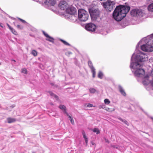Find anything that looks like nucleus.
Returning <instances> with one entry per match:
<instances>
[{"label": "nucleus", "instance_id": "8", "mask_svg": "<svg viewBox=\"0 0 153 153\" xmlns=\"http://www.w3.org/2000/svg\"><path fill=\"white\" fill-rule=\"evenodd\" d=\"M131 14L133 16H142L143 12L141 9H134L132 10L130 12Z\"/></svg>", "mask_w": 153, "mask_h": 153}, {"label": "nucleus", "instance_id": "50", "mask_svg": "<svg viewBox=\"0 0 153 153\" xmlns=\"http://www.w3.org/2000/svg\"><path fill=\"white\" fill-rule=\"evenodd\" d=\"M0 10H1V8H0Z\"/></svg>", "mask_w": 153, "mask_h": 153}, {"label": "nucleus", "instance_id": "27", "mask_svg": "<svg viewBox=\"0 0 153 153\" xmlns=\"http://www.w3.org/2000/svg\"><path fill=\"white\" fill-rule=\"evenodd\" d=\"M98 107L99 108H103L105 109V105L104 104H102V105H99Z\"/></svg>", "mask_w": 153, "mask_h": 153}, {"label": "nucleus", "instance_id": "4", "mask_svg": "<svg viewBox=\"0 0 153 153\" xmlns=\"http://www.w3.org/2000/svg\"><path fill=\"white\" fill-rule=\"evenodd\" d=\"M89 15L88 12L83 9H79L78 11V18L81 22H85L88 20Z\"/></svg>", "mask_w": 153, "mask_h": 153}, {"label": "nucleus", "instance_id": "1", "mask_svg": "<svg viewBox=\"0 0 153 153\" xmlns=\"http://www.w3.org/2000/svg\"><path fill=\"white\" fill-rule=\"evenodd\" d=\"M134 54V53L131 58L130 68L136 77H143L145 74V71L140 68L141 65L139 62L148 60V56L144 53L140 52L133 58Z\"/></svg>", "mask_w": 153, "mask_h": 153}, {"label": "nucleus", "instance_id": "31", "mask_svg": "<svg viewBox=\"0 0 153 153\" xmlns=\"http://www.w3.org/2000/svg\"><path fill=\"white\" fill-rule=\"evenodd\" d=\"M42 33L44 36L47 38L49 36V35L46 33L44 31H42Z\"/></svg>", "mask_w": 153, "mask_h": 153}, {"label": "nucleus", "instance_id": "41", "mask_svg": "<svg viewBox=\"0 0 153 153\" xmlns=\"http://www.w3.org/2000/svg\"><path fill=\"white\" fill-rule=\"evenodd\" d=\"M9 29L10 30H12V29H13V28H12L11 26H10V27H9Z\"/></svg>", "mask_w": 153, "mask_h": 153}, {"label": "nucleus", "instance_id": "3", "mask_svg": "<svg viewBox=\"0 0 153 153\" xmlns=\"http://www.w3.org/2000/svg\"><path fill=\"white\" fill-rule=\"evenodd\" d=\"M153 33L148 36L146 38L142 39L138 43L136 46V50H137L142 41H144L146 44H143L141 47V49L143 51L147 52H152L153 51Z\"/></svg>", "mask_w": 153, "mask_h": 153}, {"label": "nucleus", "instance_id": "46", "mask_svg": "<svg viewBox=\"0 0 153 153\" xmlns=\"http://www.w3.org/2000/svg\"><path fill=\"white\" fill-rule=\"evenodd\" d=\"M9 17H10V18H12V17H11V16H9Z\"/></svg>", "mask_w": 153, "mask_h": 153}, {"label": "nucleus", "instance_id": "23", "mask_svg": "<svg viewBox=\"0 0 153 153\" xmlns=\"http://www.w3.org/2000/svg\"><path fill=\"white\" fill-rule=\"evenodd\" d=\"M31 54L35 56H37V53L35 50H33L32 51Z\"/></svg>", "mask_w": 153, "mask_h": 153}, {"label": "nucleus", "instance_id": "45", "mask_svg": "<svg viewBox=\"0 0 153 153\" xmlns=\"http://www.w3.org/2000/svg\"><path fill=\"white\" fill-rule=\"evenodd\" d=\"M13 23L14 24V25L15 26H16V25H15V22H14Z\"/></svg>", "mask_w": 153, "mask_h": 153}, {"label": "nucleus", "instance_id": "7", "mask_svg": "<svg viewBox=\"0 0 153 153\" xmlns=\"http://www.w3.org/2000/svg\"><path fill=\"white\" fill-rule=\"evenodd\" d=\"M96 28L95 25L91 23L87 24L85 26V29L89 32L94 31Z\"/></svg>", "mask_w": 153, "mask_h": 153}, {"label": "nucleus", "instance_id": "11", "mask_svg": "<svg viewBox=\"0 0 153 153\" xmlns=\"http://www.w3.org/2000/svg\"><path fill=\"white\" fill-rule=\"evenodd\" d=\"M88 64L92 73V76L93 78H94L95 77L96 72L95 69L93 65L92 62L91 61L89 60L88 62Z\"/></svg>", "mask_w": 153, "mask_h": 153}, {"label": "nucleus", "instance_id": "10", "mask_svg": "<svg viewBox=\"0 0 153 153\" xmlns=\"http://www.w3.org/2000/svg\"><path fill=\"white\" fill-rule=\"evenodd\" d=\"M66 11L67 13L71 15H74L76 12V9L72 7H68Z\"/></svg>", "mask_w": 153, "mask_h": 153}, {"label": "nucleus", "instance_id": "13", "mask_svg": "<svg viewBox=\"0 0 153 153\" xmlns=\"http://www.w3.org/2000/svg\"><path fill=\"white\" fill-rule=\"evenodd\" d=\"M48 93L52 97H53L56 99V100H58L59 99L58 97L55 94L53 93L51 91H48Z\"/></svg>", "mask_w": 153, "mask_h": 153}, {"label": "nucleus", "instance_id": "25", "mask_svg": "<svg viewBox=\"0 0 153 153\" xmlns=\"http://www.w3.org/2000/svg\"><path fill=\"white\" fill-rule=\"evenodd\" d=\"M111 147L113 148H116L117 149H119V146H117V145H113V144H111Z\"/></svg>", "mask_w": 153, "mask_h": 153}, {"label": "nucleus", "instance_id": "39", "mask_svg": "<svg viewBox=\"0 0 153 153\" xmlns=\"http://www.w3.org/2000/svg\"><path fill=\"white\" fill-rule=\"evenodd\" d=\"M67 116H68V117L70 119H72V117H71L70 116L69 114H68Z\"/></svg>", "mask_w": 153, "mask_h": 153}, {"label": "nucleus", "instance_id": "22", "mask_svg": "<svg viewBox=\"0 0 153 153\" xmlns=\"http://www.w3.org/2000/svg\"><path fill=\"white\" fill-rule=\"evenodd\" d=\"M59 108L62 110H66V107L62 105H60L59 106Z\"/></svg>", "mask_w": 153, "mask_h": 153}, {"label": "nucleus", "instance_id": "34", "mask_svg": "<svg viewBox=\"0 0 153 153\" xmlns=\"http://www.w3.org/2000/svg\"><path fill=\"white\" fill-rule=\"evenodd\" d=\"M70 120L71 121V123L73 125L74 124V121L73 118L72 119H70Z\"/></svg>", "mask_w": 153, "mask_h": 153}, {"label": "nucleus", "instance_id": "37", "mask_svg": "<svg viewBox=\"0 0 153 153\" xmlns=\"http://www.w3.org/2000/svg\"><path fill=\"white\" fill-rule=\"evenodd\" d=\"M21 21L23 23H27L24 20L22 19L21 20Z\"/></svg>", "mask_w": 153, "mask_h": 153}, {"label": "nucleus", "instance_id": "2", "mask_svg": "<svg viewBox=\"0 0 153 153\" xmlns=\"http://www.w3.org/2000/svg\"><path fill=\"white\" fill-rule=\"evenodd\" d=\"M130 9L129 6L120 5L116 7L113 13V17L116 21H121L126 16Z\"/></svg>", "mask_w": 153, "mask_h": 153}, {"label": "nucleus", "instance_id": "21", "mask_svg": "<svg viewBox=\"0 0 153 153\" xmlns=\"http://www.w3.org/2000/svg\"><path fill=\"white\" fill-rule=\"evenodd\" d=\"M103 74L101 71H100L98 74V77L99 78L102 79L103 77Z\"/></svg>", "mask_w": 153, "mask_h": 153}, {"label": "nucleus", "instance_id": "20", "mask_svg": "<svg viewBox=\"0 0 153 153\" xmlns=\"http://www.w3.org/2000/svg\"><path fill=\"white\" fill-rule=\"evenodd\" d=\"M92 131L96 133L97 134H98L100 133L99 129L97 128H94L92 130Z\"/></svg>", "mask_w": 153, "mask_h": 153}, {"label": "nucleus", "instance_id": "15", "mask_svg": "<svg viewBox=\"0 0 153 153\" xmlns=\"http://www.w3.org/2000/svg\"><path fill=\"white\" fill-rule=\"evenodd\" d=\"M46 40L50 42H51L52 43H54V39L53 38V37H51L50 36H49L48 37L47 39H46Z\"/></svg>", "mask_w": 153, "mask_h": 153}, {"label": "nucleus", "instance_id": "29", "mask_svg": "<svg viewBox=\"0 0 153 153\" xmlns=\"http://www.w3.org/2000/svg\"><path fill=\"white\" fill-rule=\"evenodd\" d=\"M105 109L107 111H109V112H111V111H114V109H113V110H111L110 108H109L107 107H105Z\"/></svg>", "mask_w": 153, "mask_h": 153}, {"label": "nucleus", "instance_id": "19", "mask_svg": "<svg viewBox=\"0 0 153 153\" xmlns=\"http://www.w3.org/2000/svg\"><path fill=\"white\" fill-rule=\"evenodd\" d=\"M60 40L61 42H62L65 45L69 46H71V45L66 41L61 39H60Z\"/></svg>", "mask_w": 153, "mask_h": 153}, {"label": "nucleus", "instance_id": "35", "mask_svg": "<svg viewBox=\"0 0 153 153\" xmlns=\"http://www.w3.org/2000/svg\"><path fill=\"white\" fill-rule=\"evenodd\" d=\"M92 104H88L87 106L88 107H92Z\"/></svg>", "mask_w": 153, "mask_h": 153}, {"label": "nucleus", "instance_id": "28", "mask_svg": "<svg viewBox=\"0 0 153 153\" xmlns=\"http://www.w3.org/2000/svg\"><path fill=\"white\" fill-rule=\"evenodd\" d=\"M82 134L83 136V137L84 138V139H85L87 138H88L86 135L84 131H82Z\"/></svg>", "mask_w": 153, "mask_h": 153}, {"label": "nucleus", "instance_id": "26", "mask_svg": "<svg viewBox=\"0 0 153 153\" xmlns=\"http://www.w3.org/2000/svg\"><path fill=\"white\" fill-rule=\"evenodd\" d=\"M104 102L106 104H108L110 102V101L107 99H106L104 100Z\"/></svg>", "mask_w": 153, "mask_h": 153}, {"label": "nucleus", "instance_id": "30", "mask_svg": "<svg viewBox=\"0 0 153 153\" xmlns=\"http://www.w3.org/2000/svg\"><path fill=\"white\" fill-rule=\"evenodd\" d=\"M11 32L14 34L17 35V32L13 28L12 30H11Z\"/></svg>", "mask_w": 153, "mask_h": 153}, {"label": "nucleus", "instance_id": "36", "mask_svg": "<svg viewBox=\"0 0 153 153\" xmlns=\"http://www.w3.org/2000/svg\"><path fill=\"white\" fill-rule=\"evenodd\" d=\"M85 143H86V145H87V143H88V138H87L85 139Z\"/></svg>", "mask_w": 153, "mask_h": 153}, {"label": "nucleus", "instance_id": "47", "mask_svg": "<svg viewBox=\"0 0 153 153\" xmlns=\"http://www.w3.org/2000/svg\"><path fill=\"white\" fill-rule=\"evenodd\" d=\"M12 108H13L14 107V106L13 105H12Z\"/></svg>", "mask_w": 153, "mask_h": 153}, {"label": "nucleus", "instance_id": "6", "mask_svg": "<svg viewBox=\"0 0 153 153\" xmlns=\"http://www.w3.org/2000/svg\"><path fill=\"white\" fill-rule=\"evenodd\" d=\"M103 7L107 10L109 12L111 11L113 9L114 6H115L114 3L110 0H107L106 2L102 3Z\"/></svg>", "mask_w": 153, "mask_h": 153}, {"label": "nucleus", "instance_id": "48", "mask_svg": "<svg viewBox=\"0 0 153 153\" xmlns=\"http://www.w3.org/2000/svg\"><path fill=\"white\" fill-rule=\"evenodd\" d=\"M1 27H3V26H2V25H1Z\"/></svg>", "mask_w": 153, "mask_h": 153}, {"label": "nucleus", "instance_id": "18", "mask_svg": "<svg viewBox=\"0 0 153 153\" xmlns=\"http://www.w3.org/2000/svg\"><path fill=\"white\" fill-rule=\"evenodd\" d=\"M118 119L119 120H120L121 121L123 122L124 123L126 124L127 126H128L129 125V123L126 120H124V119H123L120 117L119 118H118Z\"/></svg>", "mask_w": 153, "mask_h": 153}, {"label": "nucleus", "instance_id": "44", "mask_svg": "<svg viewBox=\"0 0 153 153\" xmlns=\"http://www.w3.org/2000/svg\"><path fill=\"white\" fill-rule=\"evenodd\" d=\"M19 19V20L20 21H21V19H21V18H18Z\"/></svg>", "mask_w": 153, "mask_h": 153}, {"label": "nucleus", "instance_id": "14", "mask_svg": "<svg viewBox=\"0 0 153 153\" xmlns=\"http://www.w3.org/2000/svg\"><path fill=\"white\" fill-rule=\"evenodd\" d=\"M7 122L10 123L15 122L16 121V120L15 118L9 117L7 119Z\"/></svg>", "mask_w": 153, "mask_h": 153}, {"label": "nucleus", "instance_id": "33", "mask_svg": "<svg viewBox=\"0 0 153 153\" xmlns=\"http://www.w3.org/2000/svg\"><path fill=\"white\" fill-rule=\"evenodd\" d=\"M22 72L25 73V74H27V70H26V69H22Z\"/></svg>", "mask_w": 153, "mask_h": 153}, {"label": "nucleus", "instance_id": "40", "mask_svg": "<svg viewBox=\"0 0 153 153\" xmlns=\"http://www.w3.org/2000/svg\"><path fill=\"white\" fill-rule=\"evenodd\" d=\"M105 141L106 142L108 143H109V141L108 140V139H105Z\"/></svg>", "mask_w": 153, "mask_h": 153}, {"label": "nucleus", "instance_id": "49", "mask_svg": "<svg viewBox=\"0 0 153 153\" xmlns=\"http://www.w3.org/2000/svg\"><path fill=\"white\" fill-rule=\"evenodd\" d=\"M1 65V63L0 62V65Z\"/></svg>", "mask_w": 153, "mask_h": 153}, {"label": "nucleus", "instance_id": "12", "mask_svg": "<svg viewBox=\"0 0 153 153\" xmlns=\"http://www.w3.org/2000/svg\"><path fill=\"white\" fill-rule=\"evenodd\" d=\"M118 88L119 91L120 92L122 95L124 96H126V94L125 91L123 87L120 85L118 86Z\"/></svg>", "mask_w": 153, "mask_h": 153}, {"label": "nucleus", "instance_id": "38", "mask_svg": "<svg viewBox=\"0 0 153 153\" xmlns=\"http://www.w3.org/2000/svg\"><path fill=\"white\" fill-rule=\"evenodd\" d=\"M64 113L65 114H66L67 115L68 114V113L66 111V110H64Z\"/></svg>", "mask_w": 153, "mask_h": 153}, {"label": "nucleus", "instance_id": "43", "mask_svg": "<svg viewBox=\"0 0 153 153\" xmlns=\"http://www.w3.org/2000/svg\"><path fill=\"white\" fill-rule=\"evenodd\" d=\"M68 53H69V54H71L72 53L71 52H68Z\"/></svg>", "mask_w": 153, "mask_h": 153}, {"label": "nucleus", "instance_id": "24", "mask_svg": "<svg viewBox=\"0 0 153 153\" xmlns=\"http://www.w3.org/2000/svg\"><path fill=\"white\" fill-rule=\"evenodd\" d=\"M96 91V90L94 88H91L89 89V91L91 93H94Z\"/></svg>", "mask_w": 153, "mask_h": 153}, {"label": "nucleus", "instance_id": "32", "mask_svg": "<svg viewBox=\"0 0 153 153\" xmlns=\"http://www.w3.org/2000/svg\"><path fill=\"white\" fill-rule=\"evenodd\" d=\"M16 26L18 28L22 29L23 28V26L19 25H17Z\"/></svg>", "mask_w": 153, "mask_h": 153}, {"label": "nucleus", "instance_id": "16", "mask_svg": "<svg viewBox=\"0 0 153 153\" xmlns=\"http://www.w3.org/2000/svg\"><path fill=\"white\" fill-rule=\"evenodd\" d=\"M148 9L149 11L153 12V3L149 5Z\"/></svg>", "mask_w": 153, "mask_h": 153}, {"label": "nucleus", "instance_id": "9", "mask_svg": "<svg viewBox=\"0 0 153 153\" xmlns=\"http://www.w3.org/2000/svg\"><path fill=\"white\" fill-rule=\"evenodd\" d=\"M59 6L61 10H66L69 7L67 3L65 1H61L59 4Z\"/></svg>", "mask_w": 153, "mask_h": 153}, {"label": "nucleus", "instance_id": "42", "mask_svg": "<svg viewBox=\"0 0 153 153\" xmlns=\"http://www.w3.org/2000/svg\"><path fill=\"white\" fill-rule=\"evenodd\" d=\"M7 26H8V27H10V26L8 24H7Z\"/></svg>", "mask_w": 153, "mask_h": 153}, {"label": "nucleus", "instance_id": "5", "mask_svg": "<svg viewBox=\"0 0 153 153\" xmlns=\"http://www.w3.org/2000/svg\"><path fill=\"white\" fill-rule=\"evenodd\" d=\"M89 12L91 18L93 19H96L100 16V13L98 9L91 8L89 9Z\"/></svg>", "mask_w": 153, "mask_h": 153}, {"label": "nucleus", "instance_id": "17", "mask_svg": "<svg viewBox=\"0 0 153 153\" xmlns=\"http://www.w3.org/2000/svg\"><path fill=\"white\" fill-rule=\"evenodd\" d=\"M48 3L52 6H54L56 4L55 0H48Z\"/></svg>", "mask_w": 153, "mask_h": 153}]
</instances>
